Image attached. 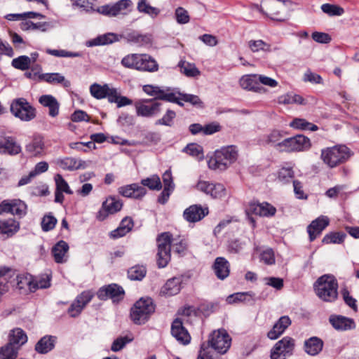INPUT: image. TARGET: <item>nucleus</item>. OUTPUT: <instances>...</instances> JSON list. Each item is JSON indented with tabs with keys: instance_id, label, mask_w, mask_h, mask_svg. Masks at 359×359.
Here are the masks:
<instances>
[{
	"instance_id": "obj_51",
	"label": "nucleus",
	"mask_w": 359,
	"mask_h": 359,
	"mask_svg": "<svg viewBox=\"0 0 359 359\" xmlns=\"http://www.w3.org/2000/svg\"><path fill=\"white\" fill-rule=\"evenodd\" d=\"M31 59L28 56L22 55L15 58L12 61V65L18 69L26 70L29 68Z\"/></svg>"
},
{
	"instance_id": "obj_2",
	"label": "nucleus",
	"mask_w": 359,
	"mask_h": 359,
	"mask_svg": "<svg viewBox=\"0 0 359 359\" xmlns=\"http://www.w3.org/2000/svg\"><path fill=\"white\" fill-rule=\"evenodd\" d=\"M231 339L225 330L214 331L210 336L208 344H203L197 359H217L210 349L209 345L217 353H225L231 346Z\"/></svg>"
},
{
	"instance_id": "obj_21",
	"label": "nucleus",
	"mask_w": 359,
	"mask_h": 359,
	"mask_svg": "<svg viewBox=\"0 0 359 359\" xmlns=\"http://www.w3.org/2000/svg\"><path fill=\"white\" fill-rule=\"evenodd\" d=\"M248 212L260 217H271L276 214V209L268 203H250Z\"/></svg>"
},
{
	"instance_id": "obj_41",
	"label": "nucleus",
	"mask_w": 359,
	"mask_h": 359,
	"mask_svg": "<svg viewBox=\"0 0 359 359\" xmlns=\"http://www.w3.org/2000/svg\"><path fill=\"white\" fill-rule=\"evenodd\" d=\"M19 347L8 341L0 348V359H15L18 355Z\"/></svg>"
},
{
	"instance_id": "obj_3",
	"label": "nucleus",
	"mask_w": 359,
	"mask_h": 359,
	"mask_svg": "<svg viewBox=\"0 0 359 359\" xmlns=\"http://www.w3.org/2000/svg\"><path fill=\"white\" fill-rule=\"evenodd\" d=\"M316 294L323 302H333L338 297V283L332 275L325 274L313 284Z\"/></svg>"
},
{
	"instance_id": "obj_15",
	"label": "nucleus",
	"mask_w": 359,
	"mask_h": 359,
	"mask_svg": "<svg viewBox=\"0 0 359 359\" xmlns=\"http://www.w3.org/2000/svg\"><path fill=\"white\" fill-rule=\"evenodd\" d=\"M122 206L123 203L120 200L109 197L102 203V208L97 212V219L103 221L109 214H114L119 211Z\"/></svg>"
},
{
	"instance_id": "obj_46",
	"label": "nucleus",
	"mask_w": 359,
	"mask_h": 359,
	"mask_svg": "<svg viewBox=\"0 0 359 359\" xmlns=\"http://www.w3.org/2000/svg\"><path fill=\"white\" fill-rule=\"evenodd\" d=\"M321 10L330 16H340L344 13V8L335 4H324L321 6Z\"/></svg>"
},
{
	"instance_id": "obj_49",
	"label": "nucleus",
	"mask_w": 359,
	"mask_h": 359,
	"mask_svg": "<svg viewBox=\"0 0 359 359\" xmlns=\"http://www.w3.org/2000/svg\"><path fill=\"white\" fill-rule=\"evenodd\" d=\"M128 275L130 280H142L146 275V269L142 266L131 267L128 271Z\"/></svg>"
},
{
	"instance_id": "obj_58",
	"label": "nucleus",
	"mask_w": 359,
	"mask_h": 359,
	"mask_svg": "<svg viewBox=\"0 0 359 359\" xmlns=\"http://www.w3.org/2000/svg\"><path fill=\"white\" fill-rule=\"evenodd\" d=\"M176 116V114L172 110H168L165 114L160 119L156 121V125H163L166 126H171L173 123V120Z\"/></svg>"
},
{
	"instance_id": "obj_50",
	"label": "nucleus",
	"mask_w": 359,
	"mask_h": 359,
	"mask_svg": "<svg viewBox=\"0 0 359 359\" xmlns=\"http://www.w3.org/2000/svg\"><path fill=\"white\" fill-rule=\"evenodd\" d=\"M116 40V35L114 34H107L102 36H100L93 41L89 42V46H100V45H105L108 43H111Z\"/></svg>"
},
{
	"instance_id": "obj_6",
	"label": "nucleus",
	"mask_w": 359,
	"mask_h": 359,
	"mask_svg": "<svg viewBox=\"0 0 359 359\" xmlns=\"http://www.w3.org/2000/svg\"><path fill=\"white\" fill-rule=\"evenodd\" d=\"M350 151L344 145L327 147L321 151V159L330 168H334L350 157Z\"/></svg>"
},
{
	"instance_id": "obj_48",
	"label": "nucleus",
	"mask_w": 359,
	"mask_h": 359,
	"mask_svg": "<svg viewBox=\"0 0 359 359\" xmlns=\"http://www.w3.org/2000/svg\"><path fill=\"white\" fill-rule=\"evenodd\" d=\"M139 55L140 54L134 53L125 56L121 60L122 65L126 68L138 70Z\"/></svg>"
},
{
	"instance_id": "obj_35",
	"label": "nucleus",
	"mask_w": 359,
	"mask_h": 359,
	"mask_svg": "<svg viewBox=\"0 0 359 359\" xmlns=\"http://www.w3.org/2000/svg\"><path fill=\"white\" fill-rule=\"evenodd\" d=\"M21 147L11 139L0 140V153L15 155L20 152Z\"/></svg>"
},
{
	"instance_id": "obj_64",
	"label": "nucleus",
	"mask_w": 359,
	"mask_h": 359,
	"mask_svg": "<svg viewBox=\"0 0 359 359\" xmlns=\"http://www.w3.org/2000/svg\"><path fill=\"white\" fill-rule=\"evenodd\" d=\"M294 177V172L290 168H282L278 172V180L283 182H287Z\"/></svg>"
},
{
	"instance_id": "obj_40",
	"label": "nucleus",
	"mask_w": 359,
	"mask_h": 359,
	"mask_svg": "<svg viewBox=\"0 0 359 359\" xmlns=\"http://www.w3.org/2000/svg\"><path fill=\"white\" fill-rule=\"evenodd\" d=\"M137 9L140 13L147 14L152 18H156L160 13V10L151 6L147 0H139Z\"/></svg>"
},
{
	"instance_id": "obj_32",
	"label": "nucleus",
	"mask_w": 359,
	"mask_h": 359,
	"mask_svg": "<svg viewBox=\"0 0 359 359\" xmlns=\"http://www.w3.org/2000/svg\"><path fill=\"white\" fill-rule=\"evenodd\" d=\"M181 281L178 278L169 279L161 288V292L165 296H172L179 293L181 289Z\"/></svg>"
},
{
	"instance_id": "obj_31",
	"label": "nucleus",
	"mask_w": 359,
	"mask_h": 359,
	"mask_svg": "<svg viewBox=\"0 0 359 359\" xmlns=\"http://www.w3.org/2000/svg\"><path fill=\"white\" fill-rule=\"evenodd\" d=\"M323 347V341L316 337H311L304 342V351L311 355H318L322 351Z\"/></svg>"
},
{
	"instance_id": "obj_18",
	"label": "nucleus",
	"mask_w": 359,
	"mask_h": 359,
	"mask_svg": "<svg viewBox=\"0 0 359 359\" xmlns=\"http://www.w3.org/2000/svg\"><path fill=\"white\" fill-rule=\"evenodd\" d=\"M208 214V209L200 205H193L187 208L183 213V217L189 222H196L201 220Z\"/></svg>"
},
{
	"instance_id": "obj_12",
	"label": "nucleus",
	"mask_w": 359,
	"mask_h": 359,
	"mask_svg": "<svg viewBox=\"0 0 359 359\" xmlns=\"http://www.w3.org/2000/svg\"><path fill=\"white\" fill-rule=\"evenodd\" d=\"M133 5L131 0H120L114 4L100 6L97 12L109 17H115L120 14H126L128 8Z\"/></svg>"
},
{
	"instance_id": "obj_11",
	"label": "nucleus",
	"mask_w": 359,
	"mask_h": 359,
	"mask_svg": "<svg viewBox=\"0 0 359 359\" xmlns=\"http://www.w3.org/2000/svg\"><path fill=\"white\" fill-rule=\"evenodd\" d=\"M27 204L20 199L4 200L0 203V215L11 213L21 218L27 214Z\"/></svg>"
},
{
	"instance_id": "obj_19",
	"label": "nucleus",
	"mask_w": 359,
	"mask_h": 359,
	"mask_svg": "<svg viewBox=\"0 0 359 359\" xmlns=\"http://www.w3.org/2000/svg\"><path fill=\"white\" fill-rule=\"evenodd\" d=\"M143 90L149 95L155 97L156 99L165 101H175V95L169 90L162 89L159 86L152 85H145L143 86Z\"/></svg>"
},
{
	"instance_id": "obj_33",
	"label": "nucleus",
	"mask_w": 359,
	"mask_h": 359,
	"mask_svg": "<svg viewBox=\"0 0 359 359\" xmlns=\"http://www.w3.org/2000/svg\"><path fill=\"white\" fill-rule=\"evenodd\" d=\"M133 226V222L132 219L126 217L121 221L120 226L110 233V236L114 238L122 237L128 233L132 229Z\"/></svg>"
},
{
	"instance_id": "obj_34",
	"label": "nucleus",
	"mask_w": 359,
	"mask_h": 359,
	"mask_svg": "<svg viewBox=\"0 0 359 359\" xmlns=\"http://www.w3.org/2000/svg\"><path fill=\"white\" fill-rule=\"evenodd\" d=\"M128 41L140 46L149 45L151 43V36L149 34H141L136 32L128 33L126 35Z\"/></svg>"
},
{
	"instance_id": "obj_62",
	"label": "nucleus",
	"mask_w": 359,
	"mask_h": 359,
	"mask_svg": "<svg viewBox=\"0 0 359 359\" xmlns=\"http://www.w3.org/2000/svg\"><path fill=\"white\" fill-rule=\"evenodd\" d=\"M57 223V219L52 215H45L41 221V228L44 231L52 230Z\"/></svg>"
},
{
	"instance_id": "obj_16",
	"label": "nucleus",
	"mask_w": 359,
	"mask_h": 359,
	"mask_svg": "<svg viewBox=\"0 0 359 359\" xmlns=\"http://www.w3.org/2000/svg\"><path fill=\"white\" fill-rule=\"evenodd\" d=\"M93 297V294L90 291H84L79 295L68 309V313L70 316H78Z\"/></svg>"
},
{
	"instance_id": "obj_52",
	"label": "nucleus",
	"mask_w": 359,
	"mask_h": 359,
	"mask_svg": "<svg viewBox=\"0 0 359 359\" xmlns=\"http://www.w3.org/2000/svg\"><path fill=\"white\" fill-rule=\"evenodd\" d=\"M57 164L63 170H73L79 168V164L72 158H65L57 161Z\"/></svg>"
},
{
	"instance_id": "obj_30",
	"label": "nucleus",
	"mask_w": 359,
	"mask_h": 359,
	"mask_svg": "<svg viewBox=\"0 0 359 359\" xmlns=\"http://www.w3.org/2000/svg\"><path fill=\"white\" fill-rule=\"evenodd\" d=\"M20 229V223L14 219H8L0 221V234L11 237Z\"/></svg>"
},
{
	"instance_id": "obj_13",
	"label": "nucleus",
	"mask_w": 359,
	"mask_h": 359,
	"mask_svg": "<svg viewBox=\"0 0 359 359\" xmlns=\"http://www.w3.org/2000/svg\"><path fill=\"white\" fill-rule=\"evenodd\" d=\"M161 104L152 100H143L135 104L136 114L139 116L151 117L160 111Z\"/></svg>"
},
{
	"instance_id": "obj_26",
	"label": "nucleus",
	"mask_w": 359,
	"mask_h": 359,
	"mask_svg": "<svg viewBox=\"0 0 359 359\" xmlns=\"http://www.w3.org/2000/svg\"><path fill=\"white\" fill-rule=\"evenodd\" d=\"M138 71L154 72L158 69L157 62L149 55L140 54Z\"/></svg>"
},
{
	"instance_id": "obj_14",
	"label": "nucleus",
	"mask_w": 359,
	"mask_h": 359,
	"mask_svg": "<svg viewBox=\"0 0 359 359\" xmlns=\"http://www.w3.org/2000/svg\"><path fill=\"white\" fill-rule=\"evenodd\" d=\"M123 289L116 284H110L101 287L97 293V297L101 300L111 299L113 302H118L124 297Z\"/></svg>"
},
{
	"instance_id": "obj_44",
	"label": "nucleus",
	"mask_w": 359,
	"mask_h": 359,
	"mask_svg": "<svg viewBox=\"0 0 359 359\" xmlns=\"http://www.w3.org/2000/svg\"><path fill=\"white\" fill-rule=\"evenodd\" d=\"M248 46L250 49L254 53L259 51L268 53L271 50V45L261 39L250 40L248 42Z\"/></svg>"
},
{
	"instance_id": "obj_28",
	"label": "nucleus",
	"mask_w": 359,
	"mask_h": 359,
	"mask_svg": "<svg viewBox=\"0 0 359 359\" xmlns=\"http://www.w3.org/2000/svg\"><path fill=\"white\" fill-rule=\"evenodd\" d=\"M330 323L337 330H347L355 327V323L352 319L342 316H331Z\"/></svg>"
},
{
	"instance_id": "obj_36",
	"label": "nucleus",
	"mask_w": 359,
	"mask_h": 359,
	"mask_svg": "<svg viewBox=\"0 0 359 359\" xmlns=\"http://www.w3.org/2000/svg\"><path fill=\"white\" fill-rule=\"evenodd\" d=\"M182 74L187 77H197L201 74L200 70L195 64L185 60H180L177 65Z\"/></svg>"
},
{
	"instance_id": "obj_54",
	"label": "nucleus",
	"mask_w": 359,
	"mask_h": 359,
	"mask_svg": "<svg viewBox=\"0 0 359 359\" xmlns=\"http://www.w3.org/2000/svg\"><path fill=\"white\" fill-rule=\"evenodd\" d=\"M133 337L128 336L118 337L112 343L111 349L114 352H117L121 350L128 343L132 341Z\"/></svg>"
},
{
	"instance_id": "obj_25",
	"label": "nucleus",
	"mask_w": 359,
	"mask_h": 359,
	"mask_svg": "<svg viewBox=\"0 0 359 359\" xmlns=\"http://www.w3.org/2000/svg\"><path fill=\"white\" fill-rule=\"evenodd\" d=\"M39 102L49 109L48 114L51 117H55L59 114L60 104L51 95H43L39 99Z\"/></svg>"
},
{
	"instance_id": "obj_22",
	"label": "nucleus",
	"mask_w": 359,
	"mask_h": 359,
	"mask_svg": "<svg viewBox=\"0 0 359 359\" xmlns=\"http://www.w3.org/2000/svg\"><path fill=\"white\" fill-rule=\"evenodd\" d=\"M239 83L245 90L259 93L265 91V89L259 85L257 74L244 75L240 79Z\"/></svg>"
},
{
	"instance_id": "obj_24",
	"label": "nucleus",
	"mask_w": 359,
	"mask_h": 359,
	"mask_svg": "<svg viewBox=\"0 0 359 359\" xmlns=\"http://www.w3.org/2000/svg\"><path fill=\"white\" fill-rule=\"evenodd\" d=\"M291 320L288 316H284L274 324L273 327L267 333V337L271 340L278 339L284 333L285 330L290 325Z\"/></svg>"
},
{
	"instance_id": "obj_47",
	"label": "nucleus",
	"mask_w": 359,
	"mask_h": 359,
	"mask_svg": "<svg viewBox=\"0 0 359 359\" xmlns=\"http://www.w3.org/2000/svg\"><path fill=\"white\" fill-rule=\"evenodd\" d=\"M141 184L144 187H147L151 190H160L162 187L161 182L158 175H153L141 180Z\"/></svg>"
},
{
	"instance_id": "obj_17",
	"label": "nucleus",
	"mask_w": 359,
	"mask_h": 359,
	"mask_svg": "<svg viewBox=\"0 0 359 359\" xmlns=\"http://www.w3.org/2000/svg\"><path fill=\"white\" fill-rule=\"evenodd\" d=\"M172 335L182 344H189L191 337L187 330L184 327L181 319H175L171 326Z\"/></svg>"
},
{
	"instance_id": "obj_39",
	"label": "nucleus",
	"mask_w": 359,
	"mask_h": 359,
	"mask_svg": "<svg viewBox=\"0 0 359 359\" xmlns=\"http://www.w3.org/2000/svg\"><path fill=\"white\" fill-rule=\"evenodd\" d=\"M55 341V339L53 337H43L36 344L35 349L40 353H46L53 348Z\"/></svg>"
},
{
	"instance_id": "obj_53",
	"label": "nucleus",
	"mask_w": 359,
	"mask_h": 359,
	"mask_svg": "<svg viewBox=\"0 0 359 359\" xmlns=\"http://www.w3.org/2000/svg\"><path fill=\"white\" fill-rule=\"evenodd\" d=\"M55 181L56 184V190L62 191L67 194H72V191L70 189L67 182L65 180L60 174L55 175Z\"/></svg>"
},
{
	"instance_id": "obj_5",
	"label": "nucleus",
	"mask_w": 359,
	"mask_h": 359,
	"mask_svg": "<svg viewBox=\"0 0 359 359\" xmlns=\"http://www.w3.org/2000/svg\"><path fill=\"white\" fill-rule=\"evenodd\" d=\"M260 12L273 20L283 22L289 17V9L285 1L262 0Z\"/></svg>"
},
{
	"instance_id": "obj_45",
	"label": "nucleus",
	"mask_w": 359,
	"mask_h": 359,
	"mask_svg": "<svg viewBox=\"0 0 359 359\" xmlns=\"http://www.w3.org/2000/svg\"><path fill=\"white\" fill-rule=\"evenodd\" d=\"M290 126L296 129L308 130L311 131H316L318 130V126L316 125L309 123L304 118H294L290 123Z\"/></svg>"
},
{
	"instance_id": "obj_55",
	"label": "nucleus",
	"mask_w": 359,
	"mask_h": 359,
	"mask_svg": "<svg viewBox=\"0 0 359 359\" xmlns=\"http://www.w3.org/2000/svg\"><path fill=\"white\" fill-rule=\"evenodd\" d=\"M184 151L187 154L197 157L198 159H201L203 158V154L202 152V148L200 145L197 144H189L184 149Z\"/></svg>"
},
{
	"instance_id": "obj_59",
	"label": "nucleus",
	"mask_w": 359,
	"mask_h": 359,
	"mask_svg": "<svg viewBox=\"0 0 359 359\" xmlns=\"http://www.w3.org/2000/svg\"><path fill=\"white\" fill-rule=\"evenodd\" d=\"M17 280V285L20 289H23L27 286L29 290L33 292V277L32 276H18Z\"/></svg>"
},
{
	"instance_id": "obj_7",
	"label": "nucleus",
	"mask_w": 359,
	"mask_h": 359,
	"mask_svg": "<svg viewBox=\"0 0 359 359\" xmlns=\"http://www.w3.org/2000/svg\"><path fill=\"white\" fill-rule=\"evenodd\" d=\"M154 310L155 306L151 298H141L131 308L130 318L135 324H144Z\"/></svg>"
},
{
	"instance_id": "obj_38",
	"label": "nucleus",
	"mask_w": 359,
	"mask_h": 359,
	"mask_svg": "<svg viewBox=\"0 0 359 359\" xmlns=\"http://www.w3.org/2000/svg\"><path fill=\"white\" fill-rule=\"evenodd\" d=\"M9 342L20 348L27 341V337L25 332L20 328H15L11 331L9 335Z\"/></svg>"
},
{
	"instance_id": "obj_37",
	"label": "nucleus",
	"mask_w": 359,
	"mask_h": 359,
	"mask_svg": "<svg viewBox=\"0 0 359 359\" xmlns=\"http://www.w3.org/2000/svg\"><path fill=\"white\" fill-rule=\"evenodd\" d=\"M44 149V143L41 137H34L31 142L26 146V151L32 156H37L41 154Z\"/></svg>"
},
{
	"instance_id": "obj_63",
	"label": "nucleus",
	"mask_w": 359,
	"mask_h": 359,
	"mask_svg": "<svg viewBox=\"0 0 359 359\" xmlns=\"http://www.w3.org/2000/svg\"><path fill=\"white\" fill-rule=\"evenodd\" d=\"M179 95L182 101L189 102L194 106L203 107V102L197 95L184 93H179Z\"/></svg>"
},
{
	"instance_id": "obj_60",
	"label": "nucleus",
	"mask_w": 359,
	"mask_h": 359,
	"mask_svg": "<svg viewBox=\"0 0 359 359\" xmlns=\"http://www.w3.org/2000/svg\"><path fill=\"white\" fill-rule=\"evenodd\" d=\"M283 137V135L280 131L273 130L266 137L265 142L266 144H273L276 148V144L282 142Z\"/></svg>"
},
{
	"instance_id": "obj_61",
	"label": "nucleus",
	"mask_w": 359,
	"mask_h": 359,
	"mask_svg": "<svg viewBox=\"0 0 359 359\" xmlns=\"http://www.w3.org/2000/svg\"><path fill=\"white\" fill-rule=\"evenodd\" d=\"M195 187L198 191L203 192L205 194L210 196L211 192H212V188L215 187L213 186L212 182L199 180L197 184H196Z\"/></svg>"
},
{
	"instance_id": "obj_57",
	"label": "nucleus",
	"mask_w": 359,
	"mask_h": 359,
	"mask_svg": "<svg viewBox=\"0 0 359 359\" xmlns=\"http://www.w3.org/2000/svg\"><path fill=\"white\" fill-rule=\"evenodd\" d=\"M175 15L177 22L179 24H187L189 22L190 17L189 13L182 7L176 8Z\"/></svg>"
},
{
	"instance_id": "obj_23",
	"label": "nucleus",
	"mask_w": 359,
	"mask_h": 359,
	"mask_svg": "<svg viewBox=\"0 0 359 359\" xmlns=\"http://www.w3.org/2000/svg\"><path fill=\"white\" fill-rule=\"evenodd\" d=\"M118 193L125 197L140 199L146 194L147 190L144 187L135 183L121 187L118 188Z\"/></svg>"
},
{
	"instance_id": "obj_9",
	"label": "nucleus",
	"mask_w": 359,
	"mask_h": 359,
	"mask_svg": "<svg viewBox=\"0 0 359 359\" xmlns=\"http://www.w3.org/2000/svg\"><path fill=\"white\" fill-rule=\"evenodd\" d=\"M311 147L310 140L304 135H297L286 138L276 144V149L280 151L293 152L307 150Z\"/></svg>"
},
{
	"instance_id": "obj_10",
	"label": "nucleus",
	"mask_w": 359,
	"mask_h": 359,
	"mask_svg": "<svg viewBox=\"0 0 359 359\" xmlns=\"http://www.w3.org/2000/svg\"><path fill=\"white\" fill-rule=\"evenodd\" d=\"M295 341L290 337H285L277 341L271 350V359H287L293 354Z\"/></svg>"
},
{
	"instance_id": "obj_29",
	"label": "nucleus",
	"mask_w": 359,
	"mask_h": 359,
	"mask_svg": "<svg viewBox=\"0 0 359 359\" xmlns=\"http://www.w3.org/2000/svg\"><path fill=\"white\" fill-rule=\"evenodd\" d=\"M230 265L224 257H219L215 259L213 269L217 277L221 280L225 279L229 275Z\"/></svg>"
},
{
	"instance_id": "obj_1",
	"label": "nucleus",
	"mask_w": 359,
	"mask_h": 359,
	"mask_svg": "<svg viewBox=\"0 0 359 359\" xmlns=\"http://www.w3.org/2000/svg\"><path fill=\"white\" fill-rule=\"evenodd\" d=\"M158 245L157 264L160 268L167 266L170 260V248L172 246L175 252L181 255L187 249V242L184 238L177 237L173 238L169 232H164L156 239Z\"/></svg>"
},
{
	"instance_id": "obj_56",
	"label": "nucleus",
	"mask_w": 359,
	"mask_h": 359,
	"mask_svg": "<svg viewBox=\"0 0 359 359\" xmlns=\"http://www.w3.org/2000/svg\"><path fill=\"white\" fill-rule=\"evenodd\" d=\"M345 235L342 233H332L327 234L323 239V243H341L344 241Z\"/></svg>"
},
{
	"instance_id": "obj_43",
	"label": "nucleus",
	"mask_w": 359,
	"mask_h": 359,
	"mask_svg": "<svg viewBox=\"0 0 359 359\" xmlns=\"http://www.w3.org/2000/svg\"><path fill=\"white\" fill-rule=\"evenodd\" d=\"M109 88V86L107 84L101 86L95 83L90 86V93L93 97L97 100L103 99L107 97Z\"/></svg>"
},
{
	"instance_id": "obj_4",
	"label": "nucleus",
	"mask_w": 359,
	"mask_h": 359,
	"mask_svg": "<svg viewBox=\"0 0 359 359\" xmlns=\"http://www.w3.org/2000/svg\"><path fill=\"white\" fill-rule=\"evenodd\" d=\"M238 158V151L233 146L222 147L215 151L208 161V168L211 170H225Z\"/></svg>"
},
{
	"instance_id": "obj_8",
	"label": "nucleus",
	"mask_w": 359,
	"mask_h": 359,
	"mask_svg": "<svg viewBox=\"0 0 359 359\" xmlns=\"http://www.w3.org/2000/svg\"><path fill=\"white\" fill-rule=\"evenodd\" d=\"M10 111L13 116L25 122L31 121L36 116V109L23 97L12 100Z\"/></svg>"
},
{
	"instance_id": "obj_42",
	"label": "nucleus",
	"mask_w": 359,
	"mask_h": 359,
	"mask_svg": "<svg viewBox=\"0 0 359 359\" xmlns=\"http://www.w3.org/2000/svg\"><path fill=\"white\" fill-rule=\"evenodd\" d=\"M40 78L50 83H63L65 87H69L70 86V82L65 80V77L59 73L43 74Z\"/></svg>"
},
{
	"instance_id": "obj_27",
	"label": "nucleus",
	"mask_w": 359,
	"mask_h": 359,
	"mask_svg": "<svg viewBox=\"0 0 359 359\" xmlns=\"http://www.w3.org/2000/svg\"><path fill=\"white\" fill-rule=\"evenodd\" d=\"M69 250L68 244L64 241H60L57 242L52 249V254L55 262L65 263L67 260V252Z\"/></svg>"
},
{
	"instance_id": "obj_20",
	"label": "nucleus",
	"mask_w": 359,
	"mask_h": 359,
	"mask_svg": "<svg viewBox=\"0 0 359 359\" xmlns=\"http://www.w3.org/2000/svg\"><path fill=\"white\" fill-rule=\"evenodd\" d=\"M329 219L325 216H320L313 220L307 227L310 241H314L329 224Z\"/></svg>"
}]
</instances>
